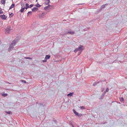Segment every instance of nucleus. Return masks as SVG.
Returning a JSON list of instances; mask_svg holds the SVG:
<instances>
[{"mask_svg": "<svg viewBox=\"0 0 127 127\" xmlns=\"http://www.w3.org/2000/svg\"><path fill=\"white\" fill-rule=\"evenodd\" d=\"M35 5V6L38 7H40L41 6V5L39 4H36Z\"/></svg>", "mask_w": 127, "mask_h": 127, "instance_id": "nucleus-22", "label": "nucleus"}, {"mask_svg": "<svg viewBox=\"0 0 127 127\" xmlns=\"http://www.w3.org/2000/svg\"><path fill=\"white\" fill-rule=\"evenodd\" d=\"M25 58L26 59H32L29 57H25Z\"/></svg>", "mask_w": 127, "mask_h": 127, "instance_id": "nucleus-28", "label": "nucleus"}, {"mask_svg": "<svg viewBox=\"0 0 127 127\" xmlns=\"http://www.w3.org/2000/svg\"><path fill=\"white\" fill-rule=\"evenodd\" d=\"M45 14V13H40L39 15V17L40 18L43 17L44 16Z\"/></svg>", "mask_w": 127, "mask_h": 127, "instance_id": "nucleus-7", "label": "nucleus"}, {"mask_svg": "<svg viewBox=\"0 0 127 127\" xmlns=\"http://www.w3.org/2000/svg\"><path fill=\"white\" fill-rule=\"evenodd\" d=\"M33 6V4H31L30 5L29 8H30L31 7H32Z\"/></svg>", "mask_w": 127, "mask_h": 127, "instance_id": "nucleus-27", "label": "nucleus"}, {"mask_svg": "<svg viewBox=\"0 0 127 127\" xmlns=\"http://www.w3.org/2000/svg\"><path fill=\"white\" fill-rule=\"evenodd\" d=\"M83 48H84V46L83 45H80L79 47L76 48L75 50H74V51L75 53L79 50L81 51H82L84 49Z\"/></svg>", "mask_w": 127, "mask_h": 127, "instance_id": "nucleus-2", "label": "nucleus"}, {"mask_svg": "<svg viewBox=\"0 0 127 127\" xmlns=\"http://www.w3.org/2000/svg\"><path fill=\"white\" fill-rule=\"evenodd\" d=\"M15 6V4L14 3H13L10 7L9 9H11L12 8L14 7Z\"/></svg>", "mask_w": 127, "mask_h": 127, "instance_id": "nucleus-14", "label": "nucleus"}, {"mask_svg": "<svg viewBox=\"0 0 127 127\" xmlns=\"http://www.w3.org/2000/svg\"><path fill=\"white\" fill-rule=\"evenodd\" d=\"M18 41V39L17 38H16L14 39L13 42L11 43L9 46L8 49L9 51H10L12 49H13L14 48L13 45H15Z\"/></svg>", "mask_w": 127, "mask_h": 127, "instance_id": "nucleus-1", "label": "nucleus"}, {"mask_svg": "<svg viewBox=\"0 0 127 127\" xmlns=\"http://www.w3.org/2000/svg\"><path fill=\"white\" fill-rule=\"evenodd\" d=\"M80 108L81 109H84L85 108L83 106H81L80 107Z\"/></svg>", "mask_w": 127, "mask_h": 127, "instance_id": "nucleus-31", "label": "nucleus"}, {"mask_svg": "<svg viewBox=\"0 0 127 127\" xmlns=\"http://www.w3.org/2000/svg\"><path fill=\"white\" fill-rule=\"evenodd\" d=\"M25 1H26L27 0H24Z\"/></svg>", "mask_w": 127, "mask_h": 127, "instance_id": "nucleus-39", "label": "nucleus"}, {"mask_svg": "<svg viewBox=\"0 0 127 127\" xmlns=\"http://www.w3.org/2000/svg\"><path fill=\"white\" fill-rule=\"evenodd\" d=\"M14 14L13 13H11V14H9V16L10 17H12V16H13Z\"/></svg>", "mask_w": 127, "mask_h": 127, "instance_id": "nucleus-18", "label": "nucleus"}, {"mask_svg": "<svg viewBox=\"0 0 127 127\" xmlns=\"http://www.w3.org/2000/svg\"><path fill=\"white\" fill-rule=\"evenodd\" d=\"M1 95L3 96L4 97H5L7 95V94H4V93H2Z\"/></svg>", "mask_w": 127, "mask_h": 127, "instance_id": "nucleus-16", "label": "nucleus"}, {"mask_svg": "<svg viewBox=\"0 0 127 127\" xmlns=\"http://www.w3.org/2000/svg\"><path fill=\"white\" fill-rule=\"evenodd\" d=\"M22 5V7H25L24 6V4H23V5Z\"/></svg>", "mask_w": 127, "mask_h": 127, "instance_id": "nucleus-34", "label": "nucleus"}, {"mask_svg": "<svg viewBox=\"0 0 127 127\" xmlns=\"http://www.w3.org/2000/svg\"><path fill=\"white\" fill-rule=\"evenodd\" d=\"M108 4H106L105 5H103L102 6L101 8H100V9L99 10V11H100L103 8H104L105 7V5H107Z\"/></svg>", "mask_w": 127, "mask_h": 127, "instance_id": "nucleus-10", "label": "nucleus"}, {"mask_svg": "<svg viewBox=\"0 0 127 127\" xmlns=\"http://www.w3.org/2000/svg\"><path fill=\"white\" fill-rule=\"evenodd\" d=\"M5 0H1V2L3 4H5Z\"/></svg>", "mask_w": 127, "mask_h": 127, "instance_id": "nucleus-13", "label": "nucleus"}, {"mask_svg": "<svg viewBox=\"0 0 127 127\" xmlns=\"http://www.w3.org/2000/svg\"><path fill=\"white\" fill-rule=\"evenodd\" d=\"M73 94L72 93H70L69 94H68L67 95V96H72V95Z\"/></svg>", "mask_w": 127, "mask_h": 127, "instance_id": "nucleus-19", "label": "nucleus"}, {"mask_svg": "<svg viewBox=\"0 0 127 127\" xmlns=\"http://www.w3.org/2000/svg\"><path fill=\"white\" fill-rule=\"evenodd\" d=\"M109 90V89L108 88H107L106 91H105V92H108Z\"/></svg>", "mask_w": 127, "mask_h": 127, "instance_id": "nucleus-25", "label": "nucleus"}, {"mask_svg": "<svg viewBox=\"0 0 127 127\" xmlns=\"http://www.w3.org/2000/svg\"><path fill=\"white\" fill-rule=\"evenodd\" d=\"M67 34V33H66V32H64L63 33H61L60 34V35L62 36H63Z\"/></svg>", "mask_w": 127, "mask_h": 127, "instance_id": "nucleus-15", "label": "nucleus"}, {"mask_svg": "<svg viewBox=\"0 0 127 127\" xmlns=\"http://www.w3.org/2000/svg\"><path fill=\"white\" fill-rule=\"evenodd\" d=\"M0 17L1 19L4 20L6 19L7 18V16H6L4 14L0 15Z\"/></svg>", "mask_w": 127, "mask_h": 127, "instance_id": "nucleus-6", "label": "nucleus"}, {"mask_svg": "<svg viewBox=\"0 0 127 127\" xmlns=\"http://www.w3.org/2000/svg\"><path fill=\"white\" fill-rule=\"evenodd\" d=\"M21 81L23 82L24 83H26V81H25V80H21Z\"/></svg>", "mask_w": 127, "mask_h": 127, "instance_id": "nucleus-30", "label": "nucleus"}, {"mask_svg": "<svg viewBox=\"0 0 127 127\" xmlns=\"http://www.w3.org/2000/svg\"><path fill=\"white\" fill-rule=\"evenodd\" d=\"M21 6H22L21 9L20 10V12H21L23 13L24 12L25 9V7H22V4L21 5Z\"/></svg>", "mask_w": 127, "mask_h": 127, "instance_id": "nucleus-8", "label": "nucleus"}, {"mask_svg": "<svg viewBox=\"0 0 127 127\" xmlns=\"http://www.w3.org/2000/svg\"><path fill=\"white\" fill-rule=\"evenodd\" d=\"M50 55H46L45 56V60H43V63H45L46 62L47 60L48 59H49L50 58Z\"/></svg>", "mask_w": 127, "mask_h": 127, "instance_id": "nucleus-4", "label": "nucleus"}, {"mask_svg": "<svg viewBox=\"0 0 127 127\" xmlns=\"http://www.w3.org/2000/svg\"><path fill=\"white\" fill-rule=\"evenodd\" d=\"M45 3L47 5H48L49 3V2H48V1H46L45 2Z\"/></svg>", "mask_w": 127, "mask_h": 127, "instance_id": "nucleus-29", "label": "nucleus"}, {"mask_svg": "<svg viewBox=\"0 0 127 127\" xmlns=\"http://www.w3.org/2000/svg\"><path fill=\"white\" fill-rule=\"evenodd\" d=\"M38 8L35 7H34L32 9V11L33 12H34L36 11H37L38 10Z\"/></svg>", "mask_w": 127, "mask_h": 127, "instance_id": "nucleus-11", "label": "nucleus"}, {"mask_svg": "<svg viewBox=\"0 0 127 127\" xmlns=\"http://www.w3.org/2000/svg\"><path fill=\"white\" fill-rule=\"evenodd\" d=\"M74 31H69L68 32H66V33H69L71 34H74Z\"/></svg>", "mask_w": 127, "mask_h": 127, "instance_id": "nucleus-9", "label": "nucleus"}, {"mask_svg": "<svg viewBox=\"0 0 127 127\" xmlns=\"http://www.w3.org/2000/svg\"><path fill=\"white\" fill-rule=\"evenodd\" d=\"M47 1H48V2H49V3L50 2V0H47Z\"/></svg>", "mask_w": 127, "mask_h": 127, "instance_id": "nucleus-35", "label": "nucleus"}, {"mask_svg": "<svg viewBox=\"0 0 127 127\" xmlns=\"http://www.w3.org/2000/svg\"><path fill=\"white\" fill-rule=\"evenodd\" d=\"M5 33L6 34H8L9 32L10 31L11 29L10 27L7 26V27L5 29Z\"/></svg>", "mask_w": 127, "mask_h": 127, "instance_id": "nucleus-3", "label": "nucleus"}, {"mask_svg": "<svg viewBox=\"0 0 127 127\" xmlns=\"http://www.w3.org/2000/svg\"><path fill=\"white\" fill-rule=\"evenodd\" d=\"M29 8V4H28V3H26V7H25V8L26 9H27Z\"/></svg>", "mask_w": 127, "mask_h": 127, "instance_id": "nucleus-12", "label": "nucleus"}, {"mask_svg": "<svg viewBox=\"0 0 127 127\" xmlns=\"http://www.w3.org/2000/svg\"><path fill=\"white\" fill-rule=\"evenodd\" d=\"M53 7L52 5H50L48 4V6H46L45 8V9L46 10L48 9H51Z\"/></svg>", "mask_w": 127, "mask_h": 127, "instance_id": "nucleus-5", "label": "nucleus"}, {"mask_svg": "<svg viewBox=\"0 0 127 127\" xmlns=\"http://www.w3.org/2000/svg\"><path fill=\"white\" fill-rule=\"evenodd\" d=\"M32 12V11H29L28 13V16H29V14L31 15Z\"/></svg>", "mask_w": 127, "mask_h": 127, "instance_id": "nucleus-21", "label": "nucleus"}, {"mask_svg": "<svg viewBox=\"0 0 127 127\" xmlns=\"http://www.w3.org/2000/svg\"><path fill=\"white\" fill-rule=\"evenodd\" d=\"M7 114H12V112L11 111H9L8 112H7Z\"/></svg>", "mask_w": 127, "mask_h": 127, "instance_id": "nucleus-26", "label": "nucleus"}, {"mask_svg": "<svg viewBox=\"0 0 127 127\" xmlns=\"http://www.w3.org/2000/svg\"><path fill=\"white\" fill-rule=\"evenodd\" d=\"M90 28H88V29H90Z\"/></svg>", "mask_w": 127, "mask_h": 127, "instance_id": "nucleus-37", "label": "nucleus"}, {"mask_svg": "<svg viewBox=\"0 0 127 127\" xmlns=\"http://www.w3.org/2000/svg\"><path fill=\"white\" fill-rule=\"evenodd\" d=\"M117 61H118L117 60L115 61V62H114L113 63H121V62L120 61H119L118 62H117Z\"/></svg>", "mask_w": 127, "mask_h": 127, "instance_id": "nucleus-23", "label": "nucleus"}, {"mask_svg": "<svg viewBox=\"0 0 127 127\" xmlns=\"http://www.w3.org/2000/svg\"><path fill=\"white\" fill-rule=\"evenodd\" d=\"M73 111L74 112L75 114L76 115L79 116L78 113H77L76 111H75L74 110H73Z\"/></svg>", "mask_w": 127, "mask_h": 127, "instance_id": "nucleus-17", "label": "nucleus"}, {"mask_svg": "<svg viewBox=\"0 0 127 127\" xmlns=\"http://www.w3.org/2000/svg\"><path fill=\"white\" fill-rule=\"evenodd\" d=\"M102 90H102V92H103V91L104 90V89H103Z\"/></svg>", "mask_w": 127, "mask_h": 127, "instance_id": "nucleus-36", "label": "nucleus"}, {"mask_svg": "<svg viewBox=\"0 0 127 127\" xmlns=\"http://www.w3.org/2000/svg\"><path fill=\"white\" fill-rule=\"evenodd\" d=\"M37 1V0H36V1Z\"/></svg>", "mask_w": 127, "mask_h": 127, "instance_id": "nucleus-38", "label": "nucleus"}, {"mask_svg": "<svg viewBox=\"0 0 127 127\" xmlns=\"http://www.w3.org/2000/svg\"><path fill=\"white\" fill-rule=\"evenodd\" d=\"M120 100L121 102H123L124 101V99L123 98H120Z\"/></svg>", "mask_w": 127, "mask_h": 127, "instance_id": "nucleus-24", "label": "nucleus"}, {"mask_svg": "<svg viewBox=\"0 0 127 127\" xmlns=\"http://www.w3.org/2000/svg\"><path fill=\"white\" fill-rule=\"evenodd\" d=\"M3 11H2V9L1 8H0V14H3Z\"/></svg>", "mask_w": 127, "mask_h": 127, "instance_id": "nucleus-20", "label": "nucleus"}, {"mask_svg": "<svg viewBox=\"0 0 127 127\" xmlns=\"http://www.w3.org/2000/svg\"><path fill=\"white\" fill-rule=\"evenodd\" d=\"M84 4H85V3H83L78 4V5H82Z\"/></svg>", "mask_w": 127, "mask_h": 127, "instance_id": "nucleus-33", "label": "nucleus"}, {"mask_svg": "<svg viewBox=\"0 0 127 127\" xmlns=\"http://www.w3.org/2000/svg\"><path fill=\"white\" fill-rule=\"evenodd\" d=\"M81 53V51H80L79 53H78V55H79Z\"/></svg>", "mask_w": 127, "mask_h": 127, "instance_id": "nucleus-32", "label": "nucleus"}]
</instances>
